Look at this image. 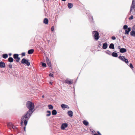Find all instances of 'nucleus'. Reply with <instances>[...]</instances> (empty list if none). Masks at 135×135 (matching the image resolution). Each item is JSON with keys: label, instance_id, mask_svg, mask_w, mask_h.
I'll list each match as a JSON object with an SVG mask.
<instances>
[{"label": "nucleus", "instance_id": "51", "mask_svg": "<svg viewBox=\"0 0 135 135\" xmlns=\"http://www.w3.org/2000/svg\"><path fill=\"white\" fill-rule=\"evenodd\" d=\"M44 97H44V95H42V97L43 98H44Z\"/></svg>", "mask_w": 135, "mask_h": 135}, {"label": "nucleus", "instance_id": "9", "mask_svg": "<svg viewBox=\"0 0 135 135\" xmlns=\"http://www.w3.org/2000/svg\"><path fill=\"white\" fill-rule=\"evenodd\" d=\"M68 124L66 123H62L61 126V128L62 130H64L65 128L68 127Z\"/></svg>", "mask_w": 135, "mask_h": 135}, {"label": "nucleus", "instance_id": "38", "mask_svg": "<svg viewBox=\"0 0 135 135\" xmlns=\"http://www.w3.org/2000/svg\"><path fill=\"white\" fill-rule=\"evenodd\" d=\"M133 18V15H132L129 18V20H132Z\"/></svg>", "mask_w": 135, "mask_h": 135}, {"label": "nucleus", "instance_id": "37", "mask_svg": "<svg viewBox=\"0 0 135 135\" xmlns=\"http://www.w3.org/2000/svg\"><path fill=\"white\" fill-rule=\"evenodd\" d=\"M13 125L12 124V123H8L7 124V126L8 127H10L11 128L12 127V126H13Z\"/></svg>", "mask_w": 135, "mask_h": 135}, {"label": "nucleus", "instance_id": "24", "mask_svg": "<svg viewBox=\"0 0 135 135\" xmlns=\"http://www.w3.org/2000/svg\"><path fill=\"white\" fill-rule=\"evenodd\" d=\"M2 57L4 59H6L8 57V55L7 54H3L2 55Z\"/></svg>", "mask_w": 135, "mask_h": 135}, {"label": "nucleus", "instance_id": "5", "mask_svg": "<svg viewBox=\"0 0 135 135\" xmlns=\"http://www.w3.org/2000/svg\"><path fill=\"white\" fill-rule=\"evenodd\" d=\"M28 61L29 60L27 59H26L25 58H23L21 61V62L22 64H25L27 66H28L30 65V63Z\"/></svg>", "mask_w": 135, "mask_h": 135}, {"label": "nucleus", "instance_id": "16", "mask_svg": "<svg viewBox=\"0 0 135 135\" xmlns=\"http://www.w3.org/2000/svg\"><path fill=\"white\" fill-rule=\"evenodd\" d=\"M127 51L126 49L124 48H122L120 49L119 52L121 53H124Z\"/></svg>", "mask_w": 135, "mask_h": 135}, {"label": "nucleus", "instance_id": "54", "mask_svg": "<svg viewBox=\"0 0 135 135\" xmlns=\"http://www.w3.org/2000/svg\"><path fill=\"white\" fill-rule=\"evenodd\" d=\"M98 47H100L99 46V45H98Z\"/></svg>", "mask_w": 135, "mask_h": 135}, {"label": "nucleus", "instance_id": "50", "mask_svg": "<svg viewBox=\"0 0 135 135\" xmlns=\"http://www.w3.org/2000/svg\"><path fill=\"white\" fill-rule=\"evenodd\" d=\"M99 46H101L102 45V44L101 43H99Z\"/></svg>", "mask_w": 135, "mask_h": 135}, {"label": "nucleus", "instance_id": "22", "mask_svg": "<svg viewBox=\"0 0 135 135\" xmlns=\"http://www.w3.org/2000/svg\"><path fill=\"white\" fill-rule=\"evenodd\" d=\"M112 55L113 57H117L118 56V54L117 53L115 52H113Z\"/></svg>", "mask_w": 135, "mask_h": 135}, {"label": "nucleus", "instance_id": "11", "mask_svg": "<svg viewBox=\"0 0 135 135\" xmlns=\"http://www.w3.org/2000/svg\"><path fill=\"white\" fill-rule=\"evenodd\" d=\"M108 47V43L107 42L103 43V44L102 48L104 49H106Z\"/></svg>", "mask_w": 135, "mask_h": 135}, {"label": "nucleus", "instance_id": "7", "mask_svg": "<svg viewBox=\"0 0 135 135\" xmlns=\"http://www.w3.org/2000/svg\"><path fill=\"white\" fill-rule=\"evenodd\" d=\"M21 124L22 125H23V124L24 123V124L25 126H26L27 125V123H28V121L26 119H23L22 117H21Z\"/></svg>", "mask_w": 135, "mask_h": 135}, {"label": "nucleus", "instance_id": "36", "mask_svg": "<svg viewBox=\"0 0 135 135\" xmlns=\"http://www.w3.org/2000/svg\"><path fill=\"white\" fill-rule=\"evenodd\" d=\"M15 60L17 62H18L20 60V57H17V58Z\"/></svg>", "mask_w": 135, "mask_h": 135}, {"label": "nucleus", "instance_id": "43", "mask_svg": "<svg viewBox=\"0 0 135 135\" xmlns=\"http://www.w3.org/2000/svg\"><path fill=\"white\" fill-rule=\"evenodd\" d=\"M21 55L22 56H25V52H22Z\"/></svg>", "mask_w": 135, "mask_h": 135}, {"label": "nucleus", "instance_id": "2", "mask_svg": "<svg viewBox=\"0 0 135 135\" xmlns=\"http://www.w3.org/2000/svg\"><path fill=\"white\" fill-rule=\"evenodd\" d=\"M118 57L119 59L127 64L132 69H133L134 67L132 64V63H130L129 65L128 64L129 62L128 60L127 59H126L125 56L120 55Z\"/></svg>", "mask_w": 135, "mask_h": 135}, {"label": "nucleus", "instance_id": "15", "mask_svg": "<svg viewBox=\"0 0 135 135\" xmlns=\"http://www.w3.org/2000/svg\"><path fill=\"white\" fill-rule=\"evenodd\" d=\"M131 31V28L130 27H128L127 29L125 30V34L126 35L128 34Z\"/></svg>", "mask_w": 135, "mask_h": 135}, {"label": "nucleus", "instance_id": "25", "mask_svg": "<svg viewBox=\"0 0 135 135\" xmlns=\"http://www.w3.org/2000/svg\"><path fill=\"white\" fill-rule=\"evenodd\" d=\"M68 6L69 8L70 9L73 7V4L72 3H69L68 4Z\"/></svg>", "mask_w": 135, "mask_h": 135}, {"label": "nucleus", "instance_id": "18", "mask_svg": "<svg viewBox=\"0 0 135 135\" xmlns=\"http://www.w3.org/2000/svg\"><path fill=\"white\" fill-rule=\"evenodd\" d=\"M109 49H114V45L113 43H111L109 46Z\"/></svg>", "mask_w": 135, "mask_h": 135}, {"label": "nucleus", "instance_id": "1", "mask_svg": "<svg viewBox=\"0 0 135 135\" xmlns=\"http://www.w3.org/2000/svg\"><path fill=\"white\" fill-rule=\"evenodd\" d=\"M26 106L29 109L28 110L34 112L35 110L34 109L35 105L33 103L30 101H27L26 103Z\"/></svg>", "mask_w": 135, "mask_h": 135}, {"label": "nucleus", "instance_id": "29", "mask_svg": "<svg viewBox=\"0 0 135 135\" xmlns=\"http://www.w3.org/2000/svg\"><path fill=\"white\" fill-rule=\"evenodd\" d=\"M49 109H53L54 108L53 106L51 104H50L48 105Z\"/></svg>", "mask_w": 135, "mask_h": 135}, {"label": "nucleus", "instance_id": "21", "mask_svg": "<svg viewBox=\"0 0 135 135\" xmlns=\"http://www.w3.org/2000/svg\"><path fill=\"white\" fill-rule=\"evenodd\" d=\"M52 114L53 115H55L57 114V112L55 109H53L51 112Z\"/></svg>", "mask_w": 135, "mask_h": 135}, {"label": "nucleus", "instance_id": "52", "mask_svg": "<svg viewBox=\"0 0 135 135\" xmlns=\"http://www.w3.org/2000/svg\"><path fill=\"white\" fill-rule=\"evenodd\" d=\"M62 1H63L64 2L65 1H66V0H62Z\"/></svg>", "mask_w": 135, "mask_h": 135}, {"label": "nucleus", "instance_id": "49", "mask_svg": "<svg viewBox=\"0 0 135 135\" xmlns=\"http://www.w3.org/2000/svg\"><path fill=\"white\" fill-rule=\"evenodd\" d=\"M50 84L52 85V83L51 82H50L49 83Z\"/></svg>", "mask_w": 135, "mask_h": 135}, {"label": "nucleus", "instance_id": "53", "mask_svg": "<svg viewBox=\"0 0 135 135\" xmlns=\"http://www.w3.org/2000/svg\"><path fill=\"white\" fill-rule=\"evenodd\" d=\"M124 37H124V36H123V39H124Z\"/></svg>", "mask_w": 135, "mask_h": 135}, {"label": "nucleus", "instance_id": "3", "mask_svg": "<svg viewBox=\"0 0 135 135\" xmlns=\"http://www.w3.org/2000/svg\"><path fill=\"white\" fill-rule=\"evenodd\" d=\"M33 112L32 111L28 110L25 113L22 117L23 119L24 118L28 121L29 119Z\"/></svg>", "mask_w": 135, "mask_h": 135}, {"label": "nucleus", "instance_id": "47", "mask_svg": "<svg viewBox=\"0 0 135 135\" xmlns=\"http://www.w3.org/2000/svg\"><path fill=\"white\" fill-rule=\"evenodd\" d=\"M8 55L9 56H11L12 55V54L11 53H9L8 54Z\"/></svg>", "mask_w": 135, "mask_h": 135}, {"label": "nucleus", "instance_id": "32", "mask_svg": "<svg viewBox=\"0 0 135 135\" xmlns=\"http://www.w3.org/2000/svg\"><path fill=\"white\" fill-rule=\"evenodd\" d=\"M14 130L16 131H17L18 129L15 126H14L13 125L12 126V127H11Z\"/></svg>", "mask_w": 135, "mask_h": 135}, {"label": "nucleus", "instance_id": "26", "mask_svg": "<svg viewBox=\"0 0 135 135\" xmlns=\"http://www.w3.org/2000/svg\"><path fill=\"white\" fill-rule=\"evenodd\" d=\"M83 123L85 126H87L89 125L88 122L86 120H84L83 121Z\"/></svg>", "mask_w": 135, "mask_h": 135}, {"label": "nucleus", "instance_id": "45", "mask_svg": "<svg viewBox=\"0 0 135 135\" xmlns=\"http://www.w3.org/2000/svg\"><path fill=\"white\" fill-rule=\"evenodd\" d=\"M91 19L92 20L91 21H92V22H93V17L92 16H91Z\"/></svg>", "mask_w": 135, "mask_h": 135}, {"label": "nucleus", "instance_id": "28", "mask_svg": "<svg viewBox=\"0 0 135 135\" xmlns=\"http://www.w3.org/2000/svg\"><path fill=\"white\" fill-rule=\"evenodd\" d=\"M105 52L106 54H108L109 55H112V52L109 50L107 51H105Z\"/></svg>", "mask_w": 135, "mask_h": 135}, {"label": "nucleus", "instance_id": "40", "mask_svg": "<svg viewBox=\"0 0 135 135\" xmlns=\"http://www.w3.org/2000/svg\"><path fill=\"white\" fill-rule=\"evenodd\" d=\"M49 76L50 77H54V75L53 74L50 73L49 75Z\"/></svg>", "mask_w": 135, "mask_h": 135}, {"label": "nucleus", "instance_id": "12", "mask_svg": "<svg viewBox=\"0 0 135 135\" xmlns=\"http://www.w3.org/2000/svg\"><path fill=\"white\" fill-rule=\"evenodd\" d=\"M65 83L69 85L71 84L73 82V81H71L68 79H66L65 80Z\"/></svg>", "mask_w": 135, "mask_h": 135}, {"label": "nucleus", "instance_id": "44", "mask_svg": "<svg viewBox=\"0 0 135 135\" xmlns=\"http://www.w3.org/2000/svg\"><path fill=\"white\" fill-rule=\"evenodd\" d=\"M97 133L98 135H102L101 134L99 131L97 132Z\"/></svg>", "mask_w": 135, "mask_h": 135}, {"label": "nucleus", "instance_id": "48", "mask_svg": "<svg viewBox=\"0 0 135 135\" xmlns=\"http://www.w3.org/2000/svg\"><path fill=\"white\" fill-rule=\"evenodd\" d=\"M118 49H119L120 50V49H121V48H120V46H119L118 47Z\"/></svg>", "mask_w": 135, "mask_h": 135}, {"label": "nucleus", "instance_id": "35", "mask_svg": "<svg viewBox=\"0 0 135 135\" xmlns=\"http://www.w3.org/2000/svg\"><path fill=\"white\" fill-rule=\"evenodd\" d=\"M42 66L43 67H46V65L45 63L42 62Z\"/></svg>", "mask_w": 135, "mask_h": 135}, {"label": "nucleus", "instance_id": "33", "mask_svg": "<svg viewBox=\"0 0 135 135\" xmlns=\"http://www.w3.org/2000/svg\"><path fill=\"white\" fill-rule=\"evenodd\" d=\"M128 28V26L126 25H125L123 26V28L125 30L127 29Z\"/></svg>", "mask_w": 135, "mask_h": 135}, {"label": "nucleus", "instance_id": "8", "mask_svg": "<svg viewBox=\"0 0 135 135\" xmlns=\"http://www.w3.org/2000/svg\"><path fill=\"white\" fill-rule=\"evenodd\" d=\"M129 14V15L132 14L133 15H135V5H134V8H132L131 10V7H130V9Z\"/></svg>", "mask_w": 135, "mask_h": 135}, {"label": "nucleus", "instance_id": "17", "mask_svg": "<svg viewBox=\"0 0 135 135\" xmlns=\"http://www.w3.org/2000/svg\"><path fill=\"white\" fill-rule=\"evenodd\" d=\"M135 5V0H132V4L131 6V10H132V8L134 7Z\"/></svg>", "mask_w": 135, "mask_h": 135}, {"label": "nucleus", "instance_id": "30", "mask_svg": "<svg viewBox=\"0 0 135 135\" xmlns=\"http://www.w3.org/2000/svg\"><path fill=\"white\" fill-rule=\"evenodd\" d=\"M47 113H48V114H47L46 115L47 116L49 117V116H50V115H51V111H50L47 110Z\"/></svg>", "mask_w": 135, "mask_h": 135}, {"label": "nucleus", "instance_id": "4", "mask_svg": "<svg viewBox=\"0 0 135 135\" xmlns=\"http://www.w3.org/2000/svg\"><path fill=\"white\" fill-rule=\"evenodd\" d=\"M92 33L93 35V37L94 39L97 40L99 38V32L97 31H94L92 32Z\"/></svg>", "mask_w": 135, "mask_h": 135}, {"label": "nucleus", "instance_id": "31", "mask_svg": "<svg viewBox=\"0 0 135 135\" xmlns=\"http://www.w3.org/2000/svg\"><path fill=\"white\" fill-rule=\"evenodd\" d=\"M47 64L48 65V66L50 67V68L52 69V67L51 65V62H49L47 63Z\"/></svg>", "mask_w": 135, "mask_h": 135}, {"label": "nucleus", "instance_id": "34", "mask_svg": "<svg viewBox=\"0 0 135 135\" xmlns=\"http://www.w3.org/2000/svg\"><path fill=\"white\" fill-rule=\"evenodd\" d=\"M46 61L47 63L51 62L49 59L48 57H46Z\"/></svg>", "mask_w": 135, "mask_h": 135}, {"label": "nucleus", "instance_id": "10", "mask_svg": "<svg viewBox=\"0 0 135 135\" xmlns=\"http://www.w3.org/2000/svg\"><path fill=\"white\" fill-rule=\"evenodd\" d=\"M61 108L63 109H64L65 108H67L68 109H69V107L68 105L63 104L61 105Z\"/></svg>", "mask_w": 135, "mask_h": 135}, {"label": "nucleus", "instance_id": "6", "mask_svg": "<svg viewBox=\"0 0 135 135\" xmlns=\"http://www.w3.org/2000/svg\"><path fill=\"white\" fill-rule=\"evenodd\" d=\"M130 35L132 37H135V25L132 28V31L130 32Z\"/></svg>", "mask_w": 135, "mask_h": 135}, {"label": "nucleus", "instance_id": "55", "mask_svg": "<svg viewBox=\"0 0 135 135\" xmlns=\"http://www.w3.org/2000/svg\"><path fill=\"white\" fill-rule=\"evenodd\" d=\"M10 135H13L12 134H10Z\"/></svg>", "mask_w": 135, "mask_h": 135}, {"label": "nucleus", "instance_id": "20", "mask_svg": "<svg viewBox=\"0 0 135 135\" xmlns=\"http://www.w3.org/2000/svg\"><path fill=\"white\" fill-rule=\"evenodd\" d=\"M34 52V50L33 49H31L29 50L28 51V53L29 54H32Z\"/></svg>", "mask_w": 135, "mask_h": 135}, {"label": "nucleus", "instance_id": "23", "mask_svg": "<svg viewBox=\"0 0 135 135\" xmlns=\"http://www.w3.org/2000/svg\"><path fill=\"white\" fill-rule=\"evenodd\" d=\"M8 60L9 62L11 63L13 61L14 59L12 57H10L8 58Z\"/></svg>", "mask_w": 135, "mask_h": 135}, {"label": "nucleus", "instance_id": "42", "mask_svg": "<svg viewBox=\"0 0 135 135\" xmlns=\"http://www.w3.org/2000/svg\"><path fill=\"white\" fill-rule=\"evenodd\" d=\"M54 26H52L51 27V30L52 31H54Z\"/></svg>", "mask_w": 135, "mask_h": 135}, {"label": "nucleus", "instance_id": "41", "mask_svg": "<svg viewBox=\"0 0 135 135\" xmlns=\"http://www.w3.org/2000/svg\"><path fill=\"white\" fill-rule=\"evenodd\" d=\"M111 38L112 40H114L116 39V37L114 36H113Z\"/></svg>", "mask_w": 135, "mask_h": 135}, {"label": "nucleus", "instance_id": "19", "mask_svg": "<svg viewBox=\"0 0 135 135\" xmlns=\"http://www.w3.org/2000/svg\"><path fill=\"white\" fill-rule=\"evenodd\" d=\"M49 20L47 18H45L44 19L43 21V22L45 24H47L48 23Z\"/></svg>", "mask_w": 135, "mask_h": 135}, {"label": "nucleus", "instance_id": "46", "mask_svg": "<svg viewBox=\"0 0 135 135\" xmlns=\"http://www.w3.org/2000/svg\"><path fill=\"white\" fill-rule=\"evenodd\" d=\"M26 126H25L24 127V131H25V132L26 131Z\"/></svg>", "mask_w": 135, "mask_h": 135}, {"label": "nucleus", "instance_id": "13", "mask_svg": "<svg viewBox=\"0 0 135 135\" xmlns=\"http://www.w3.org/2000/svg\"><path fill=\"white\" fill-rule=\"evenodd\" d=\"M67 114L69 117H71L73 116V112L71 110H69L67 112Z\"/></svg>", "mask_w": 135, "mask_h": 135}, {"label": "nucleus", "instance_id": "27", "mask_svg": "<svg viewBox=\"0 0 135 135\" xmlns=\"http://www.w3.org/2000/svg\"><path fill=\"white\" fill-rule=\"evenodd\" d=\"M19 55L18 54H14L13 55V57L15 59H16L18 57Z\"/></svg>", "mask_w": 135, "mask_h": 135}, {"label": "nucleus", "instance_id": "14", "mask_svg": "<svg viewBox=\"0 0 135 135\" xmlns=\"http://www.w3.org/2000/svg\"><path fill=\"white\" fill-rule=\"evenodd\" d=\"M6 66L5 63L1 61L0 62V67L1 68H4Z\"/></svg>", "mask_w": 135, "mask_h": 135}, {"label": "nucleus", "instance_id": "39", "mask_svg": "<svg viewBox=\"0 0 135 135\" xmlns=\"http://www.w3.org/2000/svg\"><path fill=\"white\" fill-rule=\"evenodd\" d=\"M8 66L9 68H10L12 69V65L11 63H9L8 65Z\"/></svg>", "mask_w": 135, "mask_h": 135}]
</instances>
